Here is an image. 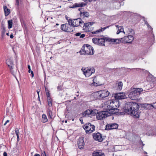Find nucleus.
<instances>
[{
  "mask_svg": "<svg viewBox=\"0 0 156 156\" xmlns=\"http://www.w3.org/2000/svg\"><path fill=\"white\" fill-rule=\"evenodd\" d=\"M120 105L117 101L109 100L105 102L103 106L104 111L100 112L97 114V119L99 120H102L104 119L113 114L118 113L119 110L118 109Z\"/></svg>",
  "mask_w": 156,
  "mask_h": 156,
  "instance_id": "obj_1",
  "label": "nucleus"
},
{
  "mask_svg": "<svg viewBox=\"0 0 156 156\" xmlns=\"http://www.w3.org/2000/svg\"><path fill=\"white\" fill-rule=\"evenodd\" d=\"M139 105L132 102H127L125 105L124 111L129 114L132 115L134 118H139L140 113L139 112Z\"/></svg>",
  "mask_w": 156,
  "mask_h": 156,
  "instance_id": "obj_2",
  "label": "nucleus"
},
{
  "mask_svg": "<svg viewBox=\"0 0 156 156\" xmlns=\"http://www.w3.org/2000/svg\"><path fill=\"white\" fill-rule=\"evenodd\" d=\"M92 40L93 43L101 46H105L104 43L105 41L115 43V41L114 39L107 38L104 36L93 38Z\"/></svg>",
  "mask_w": 156,
  "mask_h": 156,
  "instance_id": "obj_3",
  "label": "nucleus"
},
{
  "mask_svg": "<svg viewBox=\"0 0 156 156\" xmlns=\"http://www.w3.org/2000/svg\"><path fill=\"white\" fill-rule=\"evenodd\" d=\"M94 52L93 48L91 45L87 44H84L80 51L81 55H92L94 54Z\"/></svg>",
  "mask_w": 156,
  "mask_h": 156,
  "instance_id": "obj_4",
  "label": "nucleus"
},
{
  "mask_svg": "<svg viewBox=\"0 0 156 156\" xmlns=\"http://www.w3.org/2000/svg\"><path fill=\"white\" fill-rule=\"evenodd\" d=\"M143 91V89L141 88L131 89L128 95L129 98L132 100H136L140 95L141 92Z\"/></svg>",
  "mask_w": 156,
  "mask_h": 156,
  "instance_id": "obj_5",
  "label": "nucleus"
},
{
  "mask_svg": "<svg viewBox=\"0 0 156 156\" xmlns=\"http://www.w3.org/2000/svg\"><path fill=\"white\" fill-rule=\"evenodd\" d=\"M110 92L106 90H101L95 92L93 94L94 98L96 99H101L108 97Z\"/></svg>",
  "mask_w": 156,
  "mask_h": 156,
  "instance_id": "obj_6",
  "label": "nucleus"
},
{
  "mask_svg": "<svg viewBox=\"0 0 156 156\" xmlns=\"http://www.w3.org/2000/svg\"><path fill=\"white\" fill-rule=\"evenodd\" d=\"M134 39L132 35H128L119 39H114L116 44H119L121 42H125L127 43H131Z\"/></svg>",
  "mask_w": 156,
  "mask_h": 156,
  "instance_id": "obj_7",
  "label": "nucleus"
},
{
  "mask_svg": "<svg viewBox=\"0 0 156 156\" xmlns=\"http://www.w3.org/2000/svg\"><path fill=\"white\" fill-rule=\"evenodd\" d=\"M61 29L66 32H71L73 31L74 27L71 25V23H68L61 25Z\"/></svg>",
  "mask_w": 156,
  "mask_h": 156,
  "instance_id": "obj_8",
  "label": "nucleus"
},
{
  "mask_svg": "<svg viewBox=\"0 0 156 156\" xmlns=\"http://www.w3.org/2000/svg\"><path fill=\"white\" fill-rule=\"evenodd\" d=\"M68 23H71V25L73 27L81 26L84 23L83 21L80 18H78L73 19V20H68Z\"/></svg>",
  "mask_w": 156,
  "mask_h": 156,
  "instance_id": "obj_9",
  "label": "nucleus"
},
{
  "mask_svg": "<svg viewBox=\"0 0 156 156\" xmlns=\"http://www.w3.org/2000/svg\"><path fill=\"white\" fill-rule=\"evenodd\" d=\"M81 70L83 72V74L86 77H89L90 76L92 73H95V70L94 68H83Z\"/></svg>",
  "mask_w": 156,
  "mask_h": 156,
  "instance_id": "obj_10",
  "label": "nucleus"
},
{
  "mask_svg": "<svg viewBox=\"0 0 156 156\" xmlns=\"http://www.w3.org/2000/svg\"><path fill=\"white\" fill-rule=\"evenodd\" d=\"M83 128L86 130L87 134L92 133L95 130V126L94 125H91L90 123H87L83 126Z\"/></svg>",
  "mask_w": 156,
  "mask_h": 156,
  "instance_id": "obj_11",
  "label": "nucleus"
},
{
  "mask_svg": "<svg viewBox=\"0 0 156 156\" xmlns=\"http://www.w3.org/2000/svg\"><path fill=\"white\" fill-rule=\"evenodd\" d=\"M94 139L99 142H102L103 140V138L102 135L99 133H94L93 135Z\"/></svg>",
  "mask_w": 156,
  "mask_h": 156,
  "instance_id": "obj_12",
  "label": "nucleus"
},
{
  "mask_svg": "<svg viewBox=\"0 0 156 156\" xmlns=\"http://www.w3.org/2000/svg\"><path fill=\"white\" fill-rule=\"evenodd\" d=\"M114 97L116 99H122L126 98L125 94L124 93L115 94Z\"/></svg>",
  "mask_w": 156,
  "mask_h": 156,
  "instance_id": "obj_13",
  "label": "nucleus"
},
{
  "mask_svg": "<svg viewBox=\"0 0 156 156\" xmlns=\"http://www.w3.org/2000/svg\"><path fill=\"white\" fill-rule=\"evenodd\" d=\"M118 125L116 123L109 124L106 125L105 129L106 130L116 129L118 128Z\"/></svg>",
  "mask_w": 156,
  "mask_h": 156,
  "instance_id": "obj_14",
  "label": "nucleus"
},
{
  "mask_svg": "<svg viewBox=\"0 0 156 156\" xmlns=\"http://www.w3.org/2000/svg\"><path fill=\"white\" fill-rule=\"evenodd\" d=\"M78 145L79 148L80 149L83 148L84 146V143L83 138H80L78 140Z\"/></svg>",
  "mask_w": 156,
  "mask_h": 156,
  "instance_id": "obj_15",
  "label": "nucleus"
},
{
  "mask_svg": "<svg viewBox=\"0 0 156 156\" xmlns=\"http://www.w3.org/2000/svg\"><path fill=\"white\" fill-rule=\"evenodd\" d=\"M92 156H105L104 153L101 150H96L93 152Z\"/></svg>",
  "mask_w": 156,
  "mask_h": 156,
  "instance_id": "obj_16",
  "label": "nucleus"
},
{
  "mask_svg": "<svg viewBox=\"0 0 156 156\" xmlns=\"http://www.w3.org/2000/svg\"><path fill=\"white\" fill-rule=\"evenodd\" d=\"M6 64L8 66L10 71L12 72H13L12 69V67L14 66V65L13 64V61L12 60L11 58L8 59L6 61Z\"/></svg>",
  "mask_w": 156,
  "mask_h": 156,
  "instance_id": "obj_17",
  "label": "nucleus"
},
{
  "mask_svg": "<svg viewBox=\"0 0 156 156\" xmlns=\"http://www.w3.org/2000/svg\"><path fill=\"white\" fill-rule=\"evenodd\" d=\"M86 5L87 4L84 2L76 3L73 4L71 8H75L78 7H82Z\"/></svg>",
  "mask_w": 156,
  "mask_h": 156,
  "instance_id": "obj_18",
  "label": "nucleus"
},
{
  "mask_svg": "<svg viewBox=\"0 0 156 156\" xmlns=\"http://www.w3.org/2000/svg\"><path fill=\"white\" fill-rule=\"evenodd\" d=\"M141 106L146 109H150L152 107V105L149 104H140Z\"/></svg>",
  "mask_w": 156,
  "mask_h": 156,
  "instance_id": "obj_19",
  "label": "nucleus"
},
{
  "mask_svg": "<svg viewBox=\"0 0 156 156\" xmlns=\"http://www.w3.org/2000/svg\"><path fill=\"white\" fill-rule=\"evenodd\" d=\"M115 26L118 29L116 32V34H118L120 32H123L125 34V32L124 31L123 27L118 25H116Z\"/></svg>",
  "mask_w": 156,
  "mask_h": 156,
  "instance_id": "obj_20",
  "label": "nucleus"
},
{
  "mask_svg": "<svg viewBox=\"0 0 156 156\" xmlns=\"http://www.w3.org/2000/svg\"><path fill=\"white\" fill-rule=\"evenodd\" d=\"M91 109H87L86 111L82 113V115L83 117L88 116L89 115H91L92 112L91 111Z\"/></svg>",
  "mask_w": 156,
  "mask_h": 156,
  "instance_id": "obj_21",
  "label": "nucleus"
},
{
  "mask_svg": "<svg viewBox=\"0 0 156 156\" xmlns=\"http://www.w3.org/2000/svg\"><path fill=\"white\" fill-rule=\"evenodd\" d=\"M3 9L5 16H8L10 12V9H8L6 6H4Z\"/></svg>",
  "mask_w": 156,
  "mask_h": 156,
  "instance_id": "obj_22",
  "label": "nucleus"
},
{
  "mask_svg": "<svg viewBox=\"0 0 156 156\" xmlns=\"http://www.w3.org/2000/svg\"><path fill=\"white\" fill-rule=\"evenodd\" d=\"M93 23L90 22L88 23H85L84 24V25L83 26V28L84 29V28H87L89 29L90 27L93 24Z\"/></svg>",
  "mask_w": 156,
  "mask_h": 156,
  "instance_id": "obj_23",
  "label": "nucleus"
},
{
  "mask_svg": "<svg viewBox=\"0 0 156 156\" xmlns=\"http://www.w3.org/2000/svg\"><path fill=\"white\" fill-rule=\"evenodd\" d=\"M48 119L46 115L43 114L42 115V122L43 123H45L48 121Z\"/></svg>",
  "mask_w": 156,
  "mask_h": 156,
  "instance_id": "obj_24",
  "label": "nucleus"
},
{
  "mask_svg": "<svg viewBox=\"0 0 156 156\" xmlns=\"http://www.w3.org/2000/svg\"><path fill=\"white\" fill-rule=\"evenodd\" d=\"M80 14H81V16H83V17H88L89 16V14L88 12H80Z\"/></svg>",
  "mask_w": 156,
  "mask_h": 156,
  "instance_id": "obj_25",
  "label": "nucleus"
},
{
  "mask_svg": "<svg viewBox=\"0 0 156 156\" xmlns=\"http://www.w3.org/2000/svg\"><path fill=\"white\" fill-rule=\"evenodd\" d=\"M1 29L2 30V37H3L5 33V27L3 25V22H2V23Z\"/></svg>",
  "mask_w": 156,
  "mask_h": 156,
  "instance_id": "obj_26",
  "label": "nucleus"
},
{
  "mask_svg": "<svg viewBox=\"0 0 156 156\" xmlns=\"http://www.w3.org/2000/svg\"><path fill=\"white\" fill-rule=\"evenodd\" d=\"M123 83L122 82H120L118 83L117 89L119 90H121L122 89Z\"/></svg>",
  "mask_w": 156,
  "mask_h": 156,
  "instance_id": "obj_27",
  "label": "nucleus"
},
{
  "mask_svg": "<svg viewBox=\"0 0 156 156\" xmlns=\"http://www.w3.org/2000/svg\"><path fill=\"white\" fill-rule=\"evenodd\" d=\"M48 105L49 107H51L52 106V100L51 98H47Z\"/></svg>",
  "mask_w": 156,
  "mask_h": 156,
  "instance_id": "obj_28",
  "label": "nucleus"
},
{
  "mask_svg": "<svg viewBox=\"0 0 156 156\" xmlns=\"http://www.w3.org/2000/svg\"><path fill=\"white\" fill-rule=\"evenodd\" d=\"M147 134L148 136L151 135L156 136V129L154 132H152L151 131H149L147 133Z\"/></svg>",
  "mask_w": 156,
  "mask_h": 156,
  "instance_id": "obj_29",
  "label": "nucleus"
},
{
  "mask_svg": "<svg viewBox=\"0 0 156 156\" xmlns=\"http://www.w3.org/2000/svg\"><path fill=\"white\" fill-rule=\"evenodd\" d=\"M12 69L13 72H12L11 71H10V72H11V73L13 76H15V75L16 74V73L17 72V68L16 67V68H14V67H12Z\"/></svg>",
  "mask_w": 156,
  "mask_h": 156,
  "instance_id": "obj_30",
  "label": "nucleus"
},
{
  "mask_svg": "<svg viewBox=\"0 0 156 156\" xmlns=\"http://www.w3.org/2000/svg\"><path fill=\"white\" fill-rule=\"evenodd\" d=\"M91 112H92V113H91V115L92 116L94 115L95 114H97V113H98V110L94 109H91Z\"/></svg>",
  "mask_w": 156,
  "mask_h": 156,
  "instance_id": "obj_31",
  "label": "nucleus"
},
{
  "mask_svg": "<svg viewBox=\"0 0 156 156\" xmlns=\"http://www.w3.org/2000/svg\"><path fill=\"white\" fill-rule=\"evenodd\" d=\"M8 28L10 29L12 26V20H9L8 21Z\"/></svg>",
  "mask_w": 156,
  "mask_h": 156,
  "instance_id": "obj_32",
  "label": "nucleus"
},
{
  "mask_svg": "<svg viewBox=\"0 0 156 156\" xmlns=\"http://www.w3.org/2000/svg\"><path fill=\"white\" fill-rule=\"evenodd\" d=\"M45 91H46V96L47 97V98H51L50 97V94L49 93V91L46 88H45Z\"/></svg>",
  "mask_w": 156,
  "mask_h": 156,
  "instance_id": "obj_33",
  "label": "nucleus"
},
{
  "mask_svg": "<svg viewBox=\"0 0 156 156\" xmlns=\"http://www.w3.org/2000/svg\"><path fill=\"white\" fill-rule=\"evenodd\" d=\"M48 117H49L51 118L52 116V111L50 109H49L48 112Z\"/></svg>",
  "mask_w": 156,
  "mask_h": 156,
  "instance_id": "obj_34",
  "label": "nucleus"
},
{
  "mask_svg": "<svg viewBox=\"0 0 156 156\" xmlns=\"http://www.w3.org/2000/svg\"><path fill=\"white\" fill-rule=\"evenodd\" d=\"M102 31V29H99L95 31H94L92 32L93 34H96L99 33L100 32Z\"/></svg>",
  "mask_w": 156,
  "mask_h": 156,
  "instance_id": "obj_35",
  "label": "nucleus"
},
{
  "mask_svg": "<svg viewBox=\"0 0 156 156\" xmlns=\"http://www.w3.org/2000/svg\"><path fill=\"white\" fill-rule=\"evenodd\" d=\"M15 133L16 135V136L17 135H19V130H18V129L17 128H16V129L15 130Z\"/></svg>",
  "mask_w": 156,
  "mask_h": 156,
  "instance_id": "obj_36",
  "label": "nucleus"
},
{
  "mask_svg": "<svg viewBox=\"0 0 156 156\" xmlns=\"http://www.w3.org/2000/svg\"><path fill=\"white\" fill-rule=\"evenodd\" d=\"M152 107H153L155 108H156V102L152 105Z\"/></svg>",
  "mask_w": 156,
  "mask_h": 156,
  "instance_id": "obj_37",
  "label": "nucleus"
},
{
  "mask_svg": "<svg viewBox=\"0 0 156 156\" xmlns=\"http://www.w3.org/2000/svg\"><path fill=\"white\" fill-rule=\"evenodd\" d=\"M57 89L58 90H62V87L61 86H58L57 87Z\"/></svg>",
  "mask_w": 156,
  "mask_h": 156,
  "instance_id": "obj_38",
  "label": "nucleus"
},
{
  "mask_svg": "<svg viewBox=\"0 0 156 156\" xmlns=\"http://www.w3.org/2000/svg\"><path fill=\"white\" fill-rule=\"evenodd\" d=\"M96 78V76H95V77H94V79H93V85H95V84H97V83H95V82H94V80H95V79Z\"/></svg>",
  "mask_w": 156,
  "mask_h": 156,
  "instance_id": "obj_39",
  "label": "nucleus"
},
{
  "mask_svg": "<svg viewBox=\"0 0 156 156\" xmlns=\"http://www.w3.org/2000/svg\"><path fill=\"white\" fill-rule=\"evenodd\" d=\"M46 154L44 151L41 154V156H46Z\"/></svg>",
  "mask_w": 156,
  "mask_h": 156,
  "instance_id": "obj_40",
  "label": "nucleus"
},
{
  "mask_svg": "<svg viewBox=\"0 0 156 156\" xmlns=\"http://www.w3.org/2000/svg\"><path fill=\"white\" fill-rule=\"evenodd\" d=\"M147 27L149 29H150V30H152L153 28L151 27L149 24V26H147Z\"/></svg>",
  "mask_w": 156,
  "mask_h": 156,
  "instance_id": "obj_41",
  "label": "nucleus"
},
{
  "mask_svg": "<svg viewBox=\"0 0 156 156\" xmlns=\"http://www.w3.org/2000/svg\"><path fill=\"white\" fill-rule=\"evenodd\" d=\"M85 36V35L84 34H80V38H83Z\"/></svg>",
  "mask_w": 156,
  "mask_h": 156,
  "instance_id": "obj_42",
  "label": "nucleus"
},
{
  "mask_svg": "<svg viewBox=\"0 0 156 156\" xmlns=\"http://www.w3.org/2000/svg\"><path fill=\"white\" fill-rule=\"evenodd\" d=\"M129 31L130 32L132 33V34H134V31L132 29H130L129 30Z\"/></svg>",
  "mask_w": 156,
  "mask_h": 156,
  "instance_id": "obj_43",
  "label": "nucleus"
},
{
  "mask_svg": "<svg viewBox=\"0 0 156 156\" xmlns=\"http://www.w3.org/2000/svg\"><path fill=\"white\" fill-rule=\"evenodd\" d=\"M81 34V33H78L76 34L75 35L76 36H80Z\"/></svg>",
  "mask_w": 156,
  "mask_h": 156,
  "instance_id": "obj_44",
  "label": "nucleus"
},
{
  "mask_svg": "<svg viewBox=\"0 0 156 156\" xmlns=\"http://www.w3.org/2000/svg\"><path fill=\"white\" fill-rule=\"evenodd\" d=\"M109 27L107 26L106 27H105L103 28H101V29H102V31H104L105 29H106L107 28H108Z\"/></svg>",
  "mask_w": 156,
  "mask_h": 156,
  "instance_id": "obj_45",
  "label": "nucleus"
},
{
  "mask_svg": "<svg viewBox=\"0 0 156 156\" xmlns=\"http://www.w3.org/2000/svg\"><path fill=\"white\" fill-rule=\"evenodd\" d=\"M9 122V121L8 120H7L5 122L4 124V126H5L7 123H8Z\"/></svg>",
  "mask_w": 156,
  "mask_h": 156,
  "instance_id": "obj_46",
  "label": "nucleus"
},
{
  "mask_svg": "<svg viewBox=\"0 0 156 156\" xmlns=\"http://www.w3.org/2000/svg\"><path fill=\"white\" fill-rule=\"evenodd\" d=\"M16 5H19V0H16Z\"/></svg>",
  "mask_w": 156,
  "mask_h": 156,
  "instance_id": "obj_47",
  "label": "nucleus"
},
{
  "mask_svg": "<svg viewBox=\"0 0 156 156\" xmlns=\"http://www.w3.org/2000/svg\"><path fill=\"white\" fill-rule=\"evenodd\" d=\"M144 23L145 24L147 25V26H149V24L147 22V21H145Z\"/></svg>",
  "mask_w": 156,
  "mask_h": 156,
  "instance_id": "obj_48",
  "label": "nucleus"
},
{
  "mask_svg": "<svg viewBox=\"0 0 156 156\" xmlns=\"http://www.w3.org/2000/svg\"><path fill=\"white\" fill-rule=\"evenodd\" d=\"M3 156H7V154L5 152H4L3 153Z\"/></svg>",
  "mask_w": 156,
  "mask_h": 156,
  "instance_id": "obj_49",
  "label": "nucleus"
},
{
  "mask_svg": "<svg viewBox=\"0 0 156 156\" xmlns=\"http://www.w3.org/2000/svg\"><path fill=\"white\" fill-rule=\"evenodd\" d=\"M31 77H33L34 76V74L33 71H31Z\"/></svg>",
  "mask_w": 156,
  "mask_h": 156,
  "instance_id": "obj_50",
  "label": "nucleus"
},
{
  "mask_svg": "<svg viewBox=\"0 0 156 156\" xmlns=\"http://www.w3.org/2000/svg\"><path fill=\"white\" fill-rule=\"evenodd\" d=\"M76 96L78 97L79 96V92H77L76 93Z\"/></svg>",
  "mask_w": 156,
  "mask_h": 156,
  "instance_id": "obj_51",
  "label": "nucleus"
},
{
  "mask_svg": "<svg viewBox=\"0 0 156 156\" xmlns=\"http://www.w3.org/2000/svg\"><path fill=\"white\" fill-rule=\"evenodd\" d=\"M66 18L67 19V20H68H68H71V19H70L69 17H67L66 16Z\"/></svg>",
  "mask_w": 156,
  "mask_h": 156,
  "instance_id": "obj_52",
  "label": "nucleus"
},
{
  "mask_svg": "<svg viewBox=\"0 0 156 156\" xmlns=\"http://www.w3.org/2000/svg\"><path fill=\"white\" fill-rule=\"evenodd\" d=\"M10 38H13V34H11V35H10Z\"/></svg>",
  "mask_w": 156,
  "mask_h": 156,
  "instance_id": "obj_53",
  "label": "nucleus"
},
{
  "mask_svg": "<svg viewBox=\"0 0 156 156\" xmlns=\"http://www.w3.org/2000/svg\"><path fill=\"white\" fill-rule=\"evenodd\" d=\"M17 140L18 141H19V139H20L19 135H17Z\"/></svg>",
  "mask_w": 156,
  "mask_h": 156,
  "instance_id": "obj_54",
  "label": "nucleus"
},
{
  "mask_svg": "<svg viewBox=\"0 0 156 156\" xmlns=\"http://www.w3.org/2000/svg\"><path fill=\"white\" fill-rule=\"evenodd\" d=\"M35 156H41L40 155L38 154H35Z\"/></svg>",
  "mask_w": 156,
  "mask_h": 156,
  "instance_id": "obj_55",
  "label": "nucleus"
},
{
  "mask_svg": "<svg viewBox=\"0 0 156 156\" xmlns=\"http://www.w3.org/2000/svg\"><path fill=\"white\" fill-rule=\"evenodd\" d=\"M6 110L7 113H8L9 112L8 108H6Z\"/></svg>",
  "mask_w": 156,
  "mask_h": 156,
  "instance_id": "obj_56",
  "label": "nucleus"
},
{
  "mask_svg": "<svg viewBox=\"0 0 156 156\" xmlns=\"http://www.w3.org/2000/svg\"><path fill=\"white\" fill-rule=\"evenodd\" d=\"M92 0H83L84 2H90Z\"/></svg>",
  "mask_w": 156,
  "mask_h": 156,
  "instance_id": "obj_57",
  "label": "nucleus"
},
{
  "mask_svg": "<svg viewBox=\"0 0 156 156\" xmlns=\"http://www.w3.org/2000/svg\"><path fill=\"white\" fill-rule=\"evenodd\" d=\"M28 68L29 69H30V65H28Z\"/></svg>",
  "mask_w": 156,
  "mask_h": 156,
  "instance_id": "obj_58",
  "label": "nucleus"
},
{
  "mask_svg": "<svg viewBox=\"0 0 156 156\" xmlns=\"http://www.w3.org/2000/svg\"><path fill=\"white\" fill-rule=\"evenodd\" d=\"M31 71H32L31 70V69H29L28 72H29V73H31Z\"/></svg>",
  "mask_w": 156,
  "mask_h": 156,
  "instance_id": "obj_59",
  "label": "nucleus"
},
{
  "mask_svg": "<svg viewBox=\"0 0 156 156\" xmlns=\"http://www.w3.org/2000/svg\"><path fill=\"white\" fill-rule=\"evenodd\" d=\"M37 93L38 94V98H39V91L37 90Z\"/></svg>",
  "mask_w": 156,
  "mask_h": 156,
  "instance_id": "obj_60",
  "label": "nucleus"
},
{
  "mask_svg": "<svg viewBox=\"0 0 156 156\" xmlns=\"http://www.w3.org/2000/svg\"><path fill=\"white\" fill-rule=\"evenodd\" d=\"M153 80H154V81H155L156 80V78H155V77H154L153 78Z\"/></svg>",
  "mask_w": 156,
  "mask_h": 156,
  "instance_id": "obj_61",
  "label": "nucleus"
},
{
  "mask_svg": "<svg viewBox=\"0 0 156 156\" xmlns=\"http://www.w3.org/2000/svg\"><path fill=\"white\" fill-rule=\"evenodd\" d=\"M2 22H3V25L4 27H5V26H4V22H3V21H2Z\"/></svg>",
  "mask_w": 156,
  "mask_h": 156,
  "instance_id": "obj_62",
  "label": "nucleus"
},
{
  "mask_svg": "<svg viewBox=\"0 0 156 156\" xmlns=\"http://www.w3.org/2000/svg\"><path fill=\"white\" fill-rule=\"evenodd\" d=\"M6 35H8V36H9V33H6Z\"/></svg>",
  "mask_w": 156,
  "mask_h": 156,
  "instance_id": "obj_63",
  "label": "nucleus"
},
{
  "mask_svg": "<svg viewBox=\"0 0 156 156\" xmlns=\"http://www.w3.org/2000/svg\"><path fill=\"white\" fill-rule=\"evenodd\" d=\"M144 153H145V154H147V152H146V151H144Z\"/></svg>",
  "mask_w": 156,
  "mask_h": 156,
  "instance_id": "obj_64",
  "label": "nucleus"
}]
</instances>
